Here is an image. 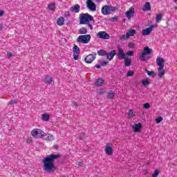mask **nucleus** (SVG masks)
Returning a JSON list of instances; mask_svg holds the SVG:
<instances>
[{"mask_svg": "<svg viewBox=\"0 0 177 177\" xmlns=\"http://www.w3.org/2000/svg\"><path fill=\"white\" fill-rule=\"evenodd\" d=\"M91 38V35H80L77 38V42H79V44H89Z\"/></svg>", "mask_w": 177, "mask_h": 177, "instance_id": "5", "label": "nucleus"}, {"mask_svg": "<svg viewBox=\"0 0 177 177\" xmlns=\"http://www.w3.org/2000/svg\"><path fill=\"white\" fill-rule=\"evenodd\" d=\"M109 21H111L112 23H115V21H118V17L115 16L109 19Z\"/></svg>", "mask_w": 177, "mask_h": 177, "instance_id": "36", "label": "nucleus"}, {"mask_svg": "<svg viewBox=\"0 0 177 177\" xmlns=\"http://www.w3.org/2000/svg\"><path fill=\"white\" fill-rule=\"evenodd\" d=\"M61 157L62 155L59 153L57 155L51 153L50 155H48L47 157L44 158L42 160L44 171L48 174L55 172V169L56 168L55 167V160H57V158H60Z\"/></svg>", "mask_w": 177, "mask_h": 177, "instance_id": "1", "label": "nucleus"}, {"mask_svg": "<svg viewBox=\"0 0 177 177\" xmlns=\"http://www.w3.org/2000/svg\"><path fill=\"white\" fill-rule=\"evenodd\" d=\"M68 24H70V22L68 23Z\"/></svg>", "mask_w": 177, "mask_h": 177, "instance_id": "64", "label": "nucleus"}, {"mask_svg": "<svg viewBox=\"0 0 177 177\" xmlns=\"http://www.w3.org/2000/svg\"><path fill=\"white\" fill-rule=\"evenodd\" d=\"M50 118V115H49V114H48L46 113L42 114V115H41L42 121H49Z\"/></svg>", "mask_w": 177, "mask_h": 177, "instance_id": "23", "label": "nucleus"}, {"mask_svg": "<svg viewBox=\"0 0 177 177\" xmlns=\"http://www.w3.org/2000/svg\"><path fill=\"white\" fill-rule=\"evenodd\" d=\"M86 5L91 12H96V4L92 0H86Z\"/></svg>", "mask_w": 177, "mask_h": 177, "instance_id": "7", "label": "nucleus"}, {"mask_svg": "<svg viewBox=\"0 0 177 177\" xmlns=\"http://www.w3.org/2000/svg\"><path fill=\"white\" fill-rule=\"evenodd\" d=\"M4 13H5L4 10H0V17H2V16H3Z\"/></svg>", "mask_w": 177, "mask_h": 177, "instance_id": "52", "label": "nucleus"}, {"mask_svg": "<svg viewBox=\"0 0 177 177\" xmlns=\"http://www.w3.org/2000/svg\"><path fill=\"white\" fill-rule=\"evenodd\" d=\"M176 2H177V0H174V3H176ZM174 9H175L176 10H177V6H175V7H174Z\"/></svg>", "mask_w": 177, "mask_h": 177, "instance_id": "59", "label": "nucleus"}, {"mask_svg": "<svg viewBox=\"0 0 177 177\" xmlns=\"http://www.w3.org/2000/svg\"><path fill=\"white\" fill-rule=\"evenodd\" d=\"M125 16L127 17L129 20H131V17L135 16V8L131 7L129 10L125 12Z\"/></svg>", "mask_w": 177, "mask_h": 177, "instance_id": "10", "label": "nucleus"}, {"mask_svg": "<svg viewBox=\"0 0 177 177\" xmlns=\"http://www.w3.org/2000/svg\"><path fill=\"white\" fill-rule=\"evenodd\" d=\"M80 165L82 167V162H80Z\"/></svg>", "mask_w": 177, "mask_h": 177, "instance_id": "63", "label": "nucleus"}, {"mask_svg": "<svg viewBox=\"0 0 177 177\" xmlns=\"http://www.w3.org/2000/svg\"><path fill=\"white\" fill-rule=\"evenodd\" d=\"M98 95H100V96H102V95H104V93H106V90H104V88H101L97 91Z\"/></svg>", "mask_w": 177, "mask_h": 177, "instance_id": "37", "label": "nucleus"}, {"mask_svg": "<svg viewBox=\"0 0 177 177\" xmlns=\"http://www.w3.org/2000/svg\"><path fill=\"white\" fill-rule=\"evenodd\" d=\"M115 55H117V51L115 50H112L109 53L106 52V59H108L109 62H111V60L114 59V56H115Z\"/></svg>", "mask_w": 177, "mask_h": 177, "instance_id": "14", "label": "nucleus"}, {"mask_svg": "<svg viewBox=\"0 0 177 177\" xmlns=\"http://www.w3.org/2000/svg\"><path fill=\"white\" fill-rule=\"evenodd\" d=\"M47 140H53V136L48 134L47 136Z\"/></svg>", "mask_w": 177, "mask_h": 177, "instance_id": "46", "label": "nucleus"}, {"mask_svg": "<svg viewBox=\"0 0 177 177\" xmlns=\"http://www.w3.org/2000/svg\"><path fill=\"white\" fill-rule=\"evenodd\" d=\"M126 20L127 19H125V18H123V19H122L123 23H125Z\"/></svg>", "mask_w": 177, "mask_h": 177, "instance_id": "61", "label": "nucleus"}, {"mask_svg": "<svg viewBox=\"0 0 177 177\" xmlns=\"http://www.w3.org/2000/svg\"><path fill=\"white\" fill-rule=\"evenodd\" d=\"M48 8L49 10L53 11L56 9V6H55V3H51L48 5Z\"/></svg>", "mask_w": 177, "mask_h": 177, "instance_id": "32", "label": "nucleus"}, {"mask_svg": "<svg viewBox=\"0 0 177 177\" xmlns=\"http://www.w3.org/2000/svg\"><path fill=\"white\" fill-rule=\"evenodd\" d=\"M94 67H95V68H102V65H95Z\"/></svg>", "mask_w": 177, "mask_h": 177, "instance_id": "55", "label": "nucleus"}, {"mask_svg": "<svg viewBox=\"0 0 177 177\" xmlns=\"http://www.w3.org/2000/svg\"><path fill=\"white\" fill-rule=\"evenodd\" d=\"M142 10H143V12H147L149 10H151V6L150 5V2L147 1L145 4L143 6V7L142 8Z\"/></svg>", "mask_w": 177, "mask_h": 177, "instance_id": "18", "label": "nucleus"}, {"mask_svg": "<svg viewBox=\"0 0 177 177\" xmlns=\"http://www.w3.org/2000/svg\"><path fill=\"white\" fill-rule=\"evenodd\" d=\"M57 26H63L64 24V18L63 17H59L57 20Z\"/></svg>", "mask_w": 177, "mask_h": 177, "instance_id": "26", "label": "nucleus"}, {"mask_svg": "<svg viewBox=\"0 0 177 177\" xmlns=\"http://www.w3.org/2000/svg\"><path fill=\"white\" fill-rule=\"evenodd\" d=\"M142 32V35H144V36L150 35L151 34V32L150 31L149 28L143 29Z\"/></svg>", "mask_w": 177, "mask_h": 177, "instance_id": "25", "label": "nucleus"}, {"mask_svg": "<svg viewBox=\"0 0 177 177\" xmlns=\"http://www.w3.org/2000/svg\"><path fill=\"white\" fill-rule=\"evenodd\" d=\"M159 174H160V170L156 169L154 171L153 174H152V176L153 177H158Z\"/></svg>", "mask_w": 177, "mask_h": 177, "instance_id": "40", "label": "nucleus"}, {"mask_svg": "<svg viewBox=\"0 0 177 177\" xmlns=\"http://www.w3.org/2000/svg\"><path fill=\"white\" fill-rule=\"evenodd\" d=\"M145 73H147V75H149V77H152L153 78H154V77H156L157 75V73H156V72H154V71H149L147 69H145Z\"/></svg>", "mask_w": 177, "mask_h": 177, "instance_id": "22", "label": "nucleus"}, {"mask_svg": "<svg viewBox=\"0 0 177 177\" xmlns=\"http://www.w3.org/2000/svg\"><path fill=\"white\" fill-rule=\"evenodd\" d=\"M114 96H115V93H114L113 91H110V92L108 93L107 97L108 99L113 100V99H114Z\"/></svg>", "mask_w": 177, "mask_h": 177, "instance_id": "27", "label": "nucleus"}, {"mask_svg": "<svg viewBox=\"0 0 177 177\" xmlns=\"http://www.w3.org/2000/svg\"><path fill=\"white\" fill-rule=\"evenodd\" d=\"M143 86H145L146 88V86H147V85H150V82H149V79H145V80H142L141 81Z\"/></svg>", "mask_w": 177, "mask_h": 177, "instance_id": "30", "label": "nucleus"}, {"mask_svg": "<svg viewBox=\"0 0 177 177\" xmlns=\"http://www.w3.org/2000/svg\"><path fill=\"white\" fill-rule=\"evenodd\" d=\"M105 153L108 156H111L113 154V144L108 143L105 147Z\"/></svg>", "mask_w": 177, "mask_h": 177, "instance_id": "12", "label": "nucleus"}, {"mask_svg": "<svg viewBox=\"0 0 177 177\" xmlns=\"http://www.w3.org/2000/svg\"><path fill=\"white\" fill-rule=\"evenodd\" d=\"M134 84H135V85H139V82L136 81V82H134Z\"/></svg>", "mask_w": 177, "mask_h": 177, "instance_id": "60", "label": "nucleus"}, {"mask_svg": "<svg viewBox=\"0 0 177 177\" xmlns=\"http://www.w3.org/2000/svg\"><path fill=\"white\" fill-rule=\"evenodd\" d=\"M64 16L66 19H68V17H70V16H71V15H70V12H66L64 13Z\"/></svg>", "mask_w": 177, "mask_h": 177, "instance_id": "47", "label": "nucleus"}, {"mask_svg": "<svg viewBox=\"0 0 177 177\" xmlns=\"http://www.w3.org/2000/svg\"><path fill=\"white\" fill-rule=\"evenodd\" d=\"M162 120H163L162 117L159 116L158 118H157L156 119V124H160V122H161L162 121Z\"/></svg>", "mask_w": 177, "mask_h": 177, "instance_id": "44", "label": "nucleus"}, {"mask_svg": "<svg viewBox=\"0 0 177 177\" xmlns=\"http://www.w3.org/2000/svg\"><path fill=\"white\" fill-rule=\"evenodd\" d=\"M156 63L158 66L164 65V63H165V60L164 59V58L160 57L156 59Z\"/></svg>", "mask_w": 177, "mask_h": 177, "instance_id": "24", "label": "nucleus"}, {"mask_svg": "<svg viewBox=\"0 0 177 177\" xmlns=\"http://www.w3.org/2000/svg\"><path fill=\"white\" fill-rule=\"evenodd\" d=\"M116 55L119 60H122L124 59V57H126V53L124 52V49L120 47L118 48V53H116Z\"/></svg>", "mask_w": 177, "mask_h": 177, "instance_id": "11", "label": "nucleus"}, {"mask_svg": "<svg viewBox=\"0 0 177 177\" xmlns=\"http://www.w3.org/2000/svg\"><path fill=\"white\" fill-rule=\"evenodd\" d=\"M133 74H135V72L133 71H128L127 73V77H133Z\"/></svg>", "mask_w": 177, "mask_h": 177, "instance_id": "38", "label": "nucleus"}, {"mask_svg": "<svg viewBox=\"0 0 177 177\" xmlns=\"http://www.w3.org/2000/svg\"><path fill=\"white\" fill-rule=\"evenodd\" d=\"M123 59H124V66L129 67V66H131V63H132V59L129 57H124Z\"/></svg>", "mask_w": 177, "mask_h": 177, "instance_id": "21", "label": "nucleus"}, {"mask_svg": "<svg viewBox=\"0 0 177 177\" xmlns=\"http://www.w3.org/2000/svg\"><path fill=\"white\" fill-rule=\"evenodd\" d=\"M97 2H102V0H97Z\"/></svg>", "mask_w": 177, "mask_h": 177, "instance_id": "62", "label": "nucleus"}, {"mask_svg": "<svg viewBox=\"0 0 177 177\" xmlns=\"http://www.w3.org/2000/svg\"><path fill=\"white\" fill-rule=\"evenodd\" d=\"M143 108L145 109L146 110H149V109H150V104H149V102L144 104Z\"/></svg>", "mask_w": 177, "mask_h": 177, "instance_id": "43", "label": "nucleus"}, {"mask_svg": "<svg viewBox=\"0 0 177 177\" xmlns=\"http://www.w3.org/2000/svg\"><path fill=\"white\" fill-rule=\"evenodd\" d=\"M17 103V101H16V100H11L9 102V104L12 105V104H16Z\"/></svg>", "mask_w": 177, "mask_h": 177, "instance_id": "50", "label": "nucleus"}, {"mask_svg": "<svg viewBox=\"0 0 177 177\" xmlns=\"http://www.w3.org/2000/svg\"><path fill=\"white\" fill-rule=\"evenodd\" d=\"M133 50H129L126 53V56H133Z\"/></svg>", "mask_w": 177, "mask_h": 177, "instance_id": "45", "label": "nucleus"}, {"mask_svg": "<svg viewBox=\"0 0 177 177\" xmlns=\"http://www.w3.org/2000/svg\"><path fill=\"white\" fill-rule=\"evenodd\" d=\"M115 10H117V7L105 5L102 6L101 13L104 15V16H107V15H111V13L115 12Z\"/></svg>", "mask_w": 177, "mask_h": 177, "instance_id": "4", "label": "nucleus"}, {"mask_svg": "<svg viewBox=\"0 0 177 177\" xmlns=\"http://www.w3.org/2000/svg\"><path fill=\"white\" fill-rule=\"evenodd\" d=\"M73 52V59L78 60V59H80V53H81V50L80 49V47H78V46H77L76 44H74Z\"/></svg>", "mask_w": 177, "mask_h": 177, "instance_id": "6", "label": "nucleus"}, {"mask_svg": "<svg viewBox=\"0 0 177 177\" xmlns=\"http://www.w3.org/2000/svg\"><path fill=\"white\" fill-rule=\"evenodd\" d=\"M97 55L99 56H106L107 55V52L103 49L97 51Z\"/></svg>", "mask_w": 177, "mask_h": 177, "instance_id": "29", "label": "nucleus"}, {"mask_svg": "<svg viewBox=\"0 0 177 177\" xmlns=\"http://www.w3.org/2000/svg\"><path fill=\"white\" fill-rule=\"evenodd\" d=\"M48 134L45 133V132L43 131L42 136H41V139H44V140H48Z\"/></svg>", "mask_w": 177, "mask_h": 177, "instance_id": "41", "label": "nucleus"}, {"mask_svg": "<svg viewBox=\"0 0 177 177\" xmlns=\"http://www.w3.org/2000/svg\"><path fill=\"white\" fill-rule=\"evenodd\" d=\"M53 149H59V146L58 145H54Z\"/></svg>", "mask_w": 177, "mask_h": 177, "instance_id": "58", "label": "nucleus"}, {"mask_svg": "<svg viewBox=\"0 0 177 177\" xmlns=\"http://www.w3.org/2000/svg\"><path fill=\"white\" fill-rule=\"evenodd\" d=\"M151 52H153V50L149 48V46L144 47V49L139 57L140 60H141V62H148L151 57V56L146 57V56H147V55H151Z\"/></svg>", "mask_w": 177, "mask_h": 177, "instance_id": "3", "label": "nucleus"}, {"mask_svg": "<svg viewBox=\"0 0 177 177\" xmlns=\"http://www.w3.org/2000/svg\"><path fill=\"white\" fill-rule=\"evenodd\" d=\"M128 46H129V48H132L135 47V44L132 42H130L128 44Z\"/></svg>", "mask_w": 177, "mask_h": 177, "instance_id": "49", "label": "nucleus"}, {"mask_svg": "<svg viewBox=\"0 0 177 177\" xmlns=\"http://www.w3.org/2000/svg\"><path fill=\"white\" fill-rule=\"evenodd\" d=\"M155 27H157V25H151L148 28L150 30V31L151 32L153 30V28H155Z\"/></svg>", "mask_w": 177, "mask_h": 177, "instance_id": "48", "label": "nucleus"}, {"mask_svg": "<svg viewBox=\"0 0 177 177\" xmlns=\"http://www.w3.org/2000/svg\"><path fill=\"white\" fill-rule=\"evenodd\" d=\"M79 32H80V34H82V35L87 34V32H88V29H86V28H85V27H82V28L79 30Z\"/></svg>", "mask_w": 177, "mask_h": 177, "instance_id": "28", "label": "nucleus"}, {"mask_svg": "<svg viewBox=\"0 0 177 177\" xmlns=\"http://www.w3.org/2000/svg\"><path fill=\"white\" fill-rule=\"evenodd\" d=\"M44 82L47 85H50L52 82H53V78L50 77V75H46L44 79Z\"/></svg>", "mask_w": 177, "mask_h": 177, "instance_id": "17", "label": "nucleus"}, {"mask_svg": "<svg viewBox=\"0 0 177 177\" xmlns=\"http://www.w3.org/2000/svg\"><path fill=\"white\" fill-rule=\"evenodd\" d=\"M96 59V55H93L92 54H89L84 58V61L87 64H91Z\"/></svg>", "mask_w": 177, "mask_h": 177, "instance_id": "13", "label": "nucleus"}, {"mask_svg": "<svg viewBox=\"0 0 177 177\" xmlns=\"http://www.w3.org/2000/svg\"><path fill=\"white\" fill-rule=\"evenodd\" d=\"M127 115L129 118H133V117H135V113H133V111L132 109H130L127 113Z\"/></svg>", "mask_w": 177, "mask_h": 177, "instance_id": "33", "label": "nucleus"}, {"mask_svg": "<svg viewBox=\"0 0 177 177\" xmlns=\"http://www.w3.org/2000/svg\"><path fill=\"white\" fill-rule=\"evenodd\" d=\"M120 41H125V39H129V37H127V33L126 35H122L120 37Z\"/></svg>", "mask_w": 177, "mask_h": 177, "instance_id": "42", "label": "nucleus"}, {"mask_svg": "<svg viewBox=\"0 0 177 177\" xmlns=\"http://www.w3.org/2000/svg\"><path fill=\"white\" fill-rule=\"evenodd\" d=\"M78 138L80 139V140H84V139H85V133H79Z\"/></svg>", "mask_w": 177, "mask_h": 177, "instance_id": "35", "label": "nucleus"}, {"mask_svg": "<svg viewBox=\"0 0 177 177\" xmlns=\"http://www.w3.org/2000/svg\"><path fill=\"white\" fill-rule=\"evenodd\" d=\"M162 20V14L159 13L156 15V23H160Z\"/></svg>", "mask_w": 177, "mask_h": 177, "instance_id": "31", "label": "nucleus"}, {"mask_svg": "<svg viewBox=\"0 0 177 177\" xmlns=\"http://www.w3.org/2000/svg\"><path fill=\"white\" fill-rule=\"evenodd\" d=\"M103 84H104V80L103 78H98L94 83L95 86H103Z\"/></svg>", "mask_w": 177, "mask_h": 177, "instance_id": "19", "label": "nucleus"}, {"mask_svg": "<svg viewBox=\"0 0 177 177\" xmlns=\"http://www.w3.org/2000/svg\"><path fill=\"white\" fill-rule=\"evenodd\" d=\"M133 132L139 133L142 131V123L139 122L132 127Z\"/></svg>", "mask_w": 177, "mask_h": 177, "instance_id": "15", "label": "nucleus"}, {"mask_svg": "<svg viewBox=\"0 0 177 177\" xmlns=\"http://www.w3.org/2000/svg\"><path fill=\"white\" fill-rule=\"evenodd\" d=\"M73 106H75V107H78V103L77 102H73Z\"/></svg>", "mask_w": 177, "mask_h": 177, "instance_id": "54", "label": "nucleus"}, {"mask_svg": "<svg viewBox=\"0 0 177 177\" xmlns=\"http://www.w3.org/2000/svg\"><path fill=\"white\" fill-rule=\"evenodd\" d=\"M3 30V25L0 24V31H2Z\"/></svg>", "mask_w": 177, "mask_h": 177, "instance_id": "57", "label": "nucleus"}, {"mask_svg": "<svg viewBox=\"0 0 177 177\" xmlns=\"http://www.w3.org/2000/svg\"><path fill=\"white\" fill-rule=\"evenodd\" d=\"M165 74V70H162V71H158V77L159 78H162V77H164Z\"/></svg>", "mask_w": 177, "mask_h": 177, "instance_id": "34", "label": "nucleus"}, {"mask_svg": "<svg viewBox=\"0 0 177 177\" xmlns=\"http://www.w3.org/2000/svg\"><path fill=\"white\" fill-rule=\"evenodd\" d=\"M98 62H99V63H101V66L102 67H104L105 66H107L109 64V62H107V61H104L102 62L101 60H98Z\"/></svg>", "mask_w": 177, "mask_h": 177, "instance_id": "39", "label": "nucleus"}, {"mask_svg": "<svg viewBox=\"0 0 177 177\" xmlns=\"http://www.w3.org/2000/svg\"><path fill=\"white\" fill-rule=\"evenodd\" d=\"M27 143H28V144L32 143V140H31V139H28V140H27Z\"/></svg>", "mask_w": 177, "mask_h": 177, "instance_id": "56", "label": "nucleus"}, {"mask_svg": "<svg viewBox=\"0 0 177 177\" xmlns=\"http://www.w3.org/2000/svg\"><path fill=\"white\" fill-rule=\"evenodd\" d=\"M44 131L39 129H34L31 131L32 136L37 138V139H41V136H42V133Z\"/></svg>", "mask_w": 177, "mask_h": 177, "instance_id": "8", "label": "nucleus"}, {"mask_svg": "<svg viewBox=\"0 0 177 177\" xmlns=\"http://www.w3.org/2000/svg\"><path fill=\"white\" fill-rule=\"evenodd\" d=\"M97 38L100 39H110V35L106 31H100L97 33Z\"/></svg>", "mask_w": 177, "mask_h": 177, "instance_id": "9", "label": "nucleus"}, {"mask_svg": "<svg viewBox=\"0 0 177 177\" xmlns=\"http://www.w3.org/2000/svg\"><path fill=\"white\" fill-rule=\"evenodd\" d=\"M80 24H86L91 30H93V26L89 21H95L93 17L88 13H82L80 15Z\"/></svg>", "mask_w": 177, "mask_h": 177, "instance_id": "2", "label": "nucleus"}, {"mask_svg": "<svg viewBox=\"0 0 177 177\" xmlns=\"http://www.w3.org/2000/svg\"><path fill=\"white\" fill-rule=\"evenodd\" d=\"M80 9H81V7L79 6V4H75L73 6H71L69 8V10L71 12H74L75 13H80Z\"/></svg>", "mask_w": 177, "mask_h": 177, "instance_id": "16", "label": "nucleus"}, {"mask_svg": "<svg viewBox=\"0 0 177 177\" xmlns=\"http://www.w3.org/2000/svg\"><path fill=\"white\" fill-rule=\"evenodd\" d=\"M159 68L158 69V71H160L164 70V64L163 65H158Z\"/></svg>", "mask_w": 177, "mask_h": 177, "instance_id": "51", "label": "nucleus"}, {"mask_svg": "<svg viewBox=\"0 0 177 177\" xmlns=\"http://www.w3.org/2000/svg\"><path fill=\"white\" fill-rule=\"evenodd\" d=\"M7 56H8V57H12V56H13V53H8Z\"/></svg>", "mask_w": 177, "mask_h": 177, "instance_id": "53", "label": "nucleus"}, {"mask_svg": "<svg viewBox=\"0 0 177 177\" xmlns=\"http://www.w3.org/2000/svg\"><path fill=\"white\" fill-rule=\"evenodd\" d=\"M126 34L127 38H129L130 37H133V35L136 34V30L135 29H130Z\"/></svg>", "mask_w": 177, "mask_h": 177, "instance_id": "20", "label": "nucleus"}]
</instances>
